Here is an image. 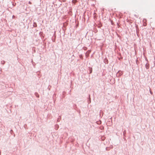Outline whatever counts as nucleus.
Listing matches in <instances>:
<instances>
[{"label":"nucleus","instance_id":"obj_33","mask_svg":"<svg viewBox=\"0 0 155 155\" xmlns=\"http://www.w3.org/2000/svg\"><path fill=\"white\" fill-rule=\"evenodd\" d=\"M61 30H60V32L61 31Z\"/></svg>","mask_w":155,"mask_h":155},{"label":"nucleus","instance_id":"obj_21","mask_svg":"<svg viewBox=\"0 0 155 155\" xmlns=\"http://www.w3.org/2000/svg\"><path fill=\"white\" fill-rule=\"evenodd\" d=\"M62 30V32H64V33H65L66 32V30Z\"/></svg>","mask_w":155,"mask_h":155},{"label":"nucleus","instance_id":"obj_20","mask_svg":"<svg viewBox=\"0 0 155 155\" xmlns=\"http://www.w3.org/2000/svg\"><path fill=\"white\" fill-rule=\"evenodd\" d=\"M87 48L85 47H83V49L85 50H87Z\"/></svg>","mask_w":155,"mask_h":155},{"label":"nucleus","instance_id":"obj_6","mask_svg":"<svg viewBox=\"0 0 155 155\" xmlns=\"http://www.w3.org/2000/svg\"><path fill=\"white\" fill-rule=\"evenodd\" d=\"M104 63L106 64H108V60L107 58H105L104 60Z\"/></svg>","mask_w":155,"mask_h":155},{"label":"nucleus","instance_id":"obj_16","mask_svg":"<svg viewBox=\"0 0 155 155\" xmlns=\"http://www.w3.org/2000/svg\"><path fill=\"white\" fill-rule=\"evenodd\" d=\"M139 62H138L137 60V59L136 60V64H137V65H138V64H139Z\"/></svg>","mask_w":155,"mask_h":155},{"label":"nucleus","instance_id":"obj_26","mask_svg":"<svg viewBox=\"0 0 155 155\" xmlns=\"http://www.w3.org/2000/svg\"><path fill=\"white\" fill-rule=\"evenodd\" d=\"M125 33L126 34H127V32L126 30Z\"/></svg>","mask_w":155,"mask_h":155},{"label":"nucleus","instance_id":"obj_13","mask_svg":"<svg viewBox=\"0 0 155 155\" xmlns=\"http://www.w3.org/2000/svg\"><path fill=\"white\" fill-rule=\"evenodd\" d=\"M73 108L74 109H76V108H77V105L76 104H74V105H73Z\"/></svg>","mask_w":155,"mask_h":155},{"label":"nucleus","instance_id":"obj_7","mask_svg":"<svg viewBox=\"0 0 155 155\" xmlns=\"http://www.w3.org/2000/svg\"><path fill=\"white\" fill-rule=\"evenodd\" d=\"M39 34L41 37H42L43 38H44V35L43 34V32L40 31L39 33Z\"/></svg>","mask_w":155,"mask_h":155},{"label":"nucleus","instance_id":"obj_19","mask_svg":"<svg viewBox=\"0 0 155 155\" xmlns=\"http://www.w3.org/2000/svg\"><path fill=\"white\" fill-rule=\"evenodd\" d=\"M79 57L81 59H83V56H82V55H79Z\"/></svg>","mask_w":155,"mask_h":155},{"label":"nucleus","instance_id":"obj_25","mask_svg":"<svg viewBox=\"0 0 155 155\" xmlns=\"http://www.w3.org/2000/svg\"><path fill=\"white\" fill-rule=\"evenodd\" d=\"M145 60L146 61H147V62H148V59H147V58H146Z\"/></svg>","mask_w":155,"mask_h":155},{"label":"nucleus","instance_id":"obj_9","mask_svg":"<svg viewBox=\"0 0 155 155\" xmlns=\"http://www.w3.org/2000/svg\"><path fill=\"white\" fill-rule=\"evenodd\" d=\"M35 95L36 97H37V98H39V95L37 92H35Z\"/></svg>","mask_w":155,"mask_h":155},{"label":"nucleus","instance_id":"obj_31","mask_svg":"<svg viewBox=\"0 0 155 155\" xmlns=\"http://www.w3.org/2000/svg\"><path fill=\"white\" fill-rule=\"evenodd\" d=\"M72 83V81H71V83Z\"/></svg>","mask_w":155,"mask_h":155},{"label":"nucleus","instance_id":"obj_18","mask_svg":"<svg viewBox=\"0 0 155 155\" xmlns=\"http://www.w3.org/2000/svg\"><path fill=\"white\" fill-rule=\"evenodd\" d=\"M150 94H151V95H153V92L151 91L150 89Z\"/></svg>","mask_w":155,"mask_h":155},{"label":"nucleus","instance_id":"obj_8","mask_svg":"<svg viewBox=\"0 0 155 155\" xmlns=\"http://www.w3.org/2000/svg\"><path fill=\"white\" fill-rule=\"evenodd\" d=\"M145 68L147 69H148L150 67V65L149 64H148L147 63L145 65Z\"/></svg>","mask_w":155,"mask_h":155},{"label":"nucleus","instance_id":"obj_2","mask_svg":"<svg viewBox=\"0 0 155 155\" xmlns=\"http://www.w3.org/2000/svg\"><path fill=\"white\" fill-rule=\"evenodd\" d=\"M123 74V72L120 70L117 73L116 76L117 77L119 78Z\"/></svg>","mask_w":155,"mask_h":155},{"label":"nucleus","instance_id":"obj_15","mask_svg":"<svg viewBox=\"0 0 155 155\" xmlns=\"http://www.w3.org/2000/svg\"><path fill=\"white\" fill-rule=\"evenodd\" d=\"M136 31L137 34V35H138V34L139 33V30L137 29V30H136Z\"/></svg>","mask_w":155,"mask_h":155},{"label":"nucleus","instance_id":"obj_4","mask_svg":"<svg viewBox=\"0 0 155 155\" xmlns=\"http://www.w3.org/2000/svg\"><path fill=\"white\" fill-rule=\"evenodd\" d=\"M88 70L89 71V74H90L92 73V68L91 67H88Z\"/></svg>","mask_w":155,"mask_h":155},{"label":"nucleus","instance_id":"obj_1","mask_svg":"<svg viewBox=\"0 0 155 155\" xmlns=\"http://www.w3.org/2000/svg\"><path fill=\"white\" fill-rule=\"evenodd\" d=\"M86 34L90 37H92L94 35L93 30H89V31H87Z\"/></svg>","mask_w":155,"mask_h":155},{"label":"nucleus","instance_id":"obj_32","mask_svg":"<svg viewBox=\"0 0 155 155\" xmlns=\"http://www.w3.org/2000/svg\"><path fill=\"white\" fill-rule=\"evenodd\" d=\"M13 30V29H12V30Z\"/></svg>","mask_w":155,"mask_h":155},{"label":"nucleus","instance_id":"obj_3","mask_svg":"<svg viewBox=\"0 0 155 155\" xmlns=\"http://www.w3.org/2000/svg\"><path fill=\"white\" fill-rule=\"evenodd\" d=\"M103 32L104 35H107L110 33L109 30H105V31L104 30H103Z\"/></svg>","mask_w":155,"mask_h":155},{"label":"nucleus","instance_id":"obj_24","mask_svg":"<svg viewBox=\"0 0 155 155\" xmlns=\"http://www.w3.org/2000/svg\"><path fill=\"white\" fill-rule=\"evenodd\" d=\"M104 128V127L103 126H102V127H101V128H100V129H101V130H102Z\"/></svg>","mask_w":155,"mask_h":155},{"label":"nucleus","instance_id":"obj_17","mask_svg":"<svg viewBox=\"0 0 155 155\" xmlns=\"http://www.w3.org/2000/svg\"><path fill=\"white\" fill-rule=\"evenodd\" d=\"M74 31V30H73V29H72V30H70V33H71V32H73Z\"/></svg>","mask_w":155,"mask_h":155},{"label":"nucleus","instance_id":"obj_29","mask_svg":"<svg viewBox=\"0 0 155 155\" xmlns=\"http://www.w3.org/2000/svg\"><path fill=\"white\" fill-rule=\"evenodd\" d=\"M1 151L0 150V155H1Z\"/></svg>","mask_w":155,"mask_h":155},{"label":"nucleus","instance_id":"obj_10","mask_svg":"<svg viewBox=\"0 0 155 155\" xmlns=\"http://www.w3.org/2000/svg\"><path fill=\"white\" fill-rule=\"evenodd\" d=\"M96 123L98 124H101V121L99 120L98 121H97Z\"/></svg>","mask_w":155,"mask_h":155},{"label":"nucleus","instance_id":"obj_30","mask_svg":"<svg viewBox=\"0 0 155 155\" xmlns=\"http://www.w3.org/2000/svg\"><path fill=\"white\" fill-rule=\"evenodd\" d=\"M48 88L49 89V90H50V88Z\"/></svg>","mask_w":155,"mask_h":155},{"label":"nucleus","instance_id":"obj_5","mask_svg":"<svg viewBox=\"0 0 155 155\" xmlns=\"http://www.w3.org/2000/svg\"><path fill=\"white\" fill-rule=\"evenodd\" d=\"M88 96H89V97L88 98V100H87V102L88 103V104H89L91 103V98L90 97V94Z\"/></svg>","mask_w":155,"mask_h":155},{"label":"nucleus","instance_id":"obj_14","mask_svg":"<svg viewBox=\"0 0 155 155\" xmlns=\"http://www.w3.org/2000/svg\"><path fill=\"white\" fill-rule=\"evenodd\" d=\"M97 30H93V33L94 32V34L96 33L97 32Z\"/></svg>","mask_w":155,"mask_h":155},{"label":"nucleus","instance_id":"obj_11","mask_svg":"<svg viewBox=\"0 0 155 155\" xmlns=\"http://www.w3.org/2000/svg\"><path fill=\"white\" fill-rule=\"evenodd\" d=\"M5 62L4 61H1V64L4 65L5 63Z\"/></svg>","mask_w":155,"mask_h":155},{"label":"nucleus","instance_id":"obj_23","mask_svg":"<svg viewBox=\"0 0 155 155\" xmlns=\"http://www.w3.org/2000/svg\"><path fill=\"white\" fill-rule=\"evenodd\" d=\"M27 126L26 124H25L24 125V127L25 128V129L26 128Z\"/></svg>","mask_w":155,"mask_h":155},{"label":"nucleus","instance_id":"obj_27","mask_svg":"<svg viewBox=\"0 0 155 155\" xmlns=\"http://www.w3.org/2000/svg\"><path fill=\"white\" fill-rule=\"evenodd\" d=\"M125 131H124V132H123V134H125Z\"/></svg>","mask_w":155,"mask_h":155},{"label":"nucleus","instance_id":"obj_28","mask_svg":"<svg viewBox=\"0 0 155 155\" xmlns=\"http://www.w3.org/2000/svg\"><path fill=\"white\" fill-rule=\"evenodd\" d=\"M29 3L30 4H31V3L30 2H29Z\"/></svg>","mask_w":155,"mask_h":155},{"label":"nucleus","instance_id":"obj_12","mask_svg":"<svg viewBox=\"0 0 155 155\" xmlns=\"http://www.w3.org/2000/svg\"><path fill=\"white\" fill-rule=\"evenodd\" d=\"M110 149V147H107L106 148V150L107 151H109Z\"/></svg>","mask_w":155,"mask_h":155},{"label":"nucleus","instance_id":"obj_22","mask_svg":"<svg viewBox=\"0 0 155 155\" xmlns=\"http://www.w3.org/2000/svg\"><path fill=\"white\" fill-rule=\"evenodd\" d=\"M123 57H120V58H118V59H119V60H121V59H123Z\"/></svg>","mask_w":155,"mask_h":155}]
</instances>
